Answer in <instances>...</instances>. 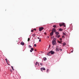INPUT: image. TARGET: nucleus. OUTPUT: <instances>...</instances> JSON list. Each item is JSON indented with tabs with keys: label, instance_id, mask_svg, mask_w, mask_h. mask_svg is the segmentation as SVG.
I'll list each match as a JSON object with an SVG mask.
<instances>
[{
	"label": "nucleus",
	"instance_id": "f257e3e1",
	"mask_svg": "<svg viewBox=\"0 0 79 79\" xmlns=\"http://www.w3.org/2000/svg\"><path fill=\"white\" fill-rule=\"evenodd\" d=\"M56 39L54 38L53 39V40L52 41V43L53 44V45H55L56 44Z\"/></svg>",
	"mask_w": 79,
	"mask_h": 79
},
{
	"label": "nucleus",
	"instance_id": "f03ea898",
	"mask_svg": "<svg viewBox=\"0 0 79 79\" xmlns=\"http://www.w3.org/2000/svg\"><path fill=\"white\" fill-rule=\"evenodd\" d=\"M60 51H62L63 50L61 48H56V52H59L60 51Z\"/></svg>",
	"mask_w": 79,
	"mask_h": 79
},
{
	"label": "nucleus",
	"instance_id": "7ed1b4c3",
	"mask_svg": "<svg viewBox=\"0 0 79 79\" xmlns=\"http://www.w3.org/2000/svg\"><path fill=\"white\" fill-rule=\"evenodd\" d=\"M60 25V27H61V26H64V27H65L66 26V25H65V23H60L59 24Z\"/></svg>",
	"mask_w": 79,
	"mask_h": 79
},
{
	"label": "nucleus",
	"instance_id": "20e7f679",
	"mask_svg": "<svg viewBox=\"0 0 79 79\" xmlns=\"http://www.w3.org/2000/svg\"><path fill=\"white\" fill-rule=\"evenodd\" d=\"M44 29V27H40L39 29V31H42Z\"/></svg>",
	"mask_w": 79,
	"mask_h": 79
},
{
	"label": "nucleus",
	"instance_id": "39448f33",
	"mask_svg": "<svg viewBox=\"0 0 79 79\" xmlns=\"http://www.w3.org/2000/svg\"><path fill=\"white\" fill-rule=\"evenodd\" d=\"M52 32H56V30L55 29V28H53L52 29Z\"/></svg>",
	"mask_w": 79,
	"mask_h": 79
},
{
	"label": "nucleus",
	"instance_id": "423d86ee",
	"mask_svg": "<svg viewBox=\"0 0 79 79\" xmlns=\"http://www.w3.org/2000/svg\"><path fill=\"white\" fill-rule=\"evenodd\" d=\"M50 53L51 55H53L55 53V52L54 51H50Z\"/></svg>",
	"mask_w": 79,
	"mask_h": 79
},
{
	"label": "nucleus",
	"instance_id": "0eeeda50",
	"mask_svg": "<svg viewBox=\"0 0 79 79\" xmlns=\"http://www.w3.org/2000/svg\"><path fill=\"white\" fill-rule=\"evenodd\" d=\"M43 70H45V68L44 67H42L41 68V71H43Z\"/></svg>",
	"mask_w": 79,
	"mask_h": 79
},
{
	"label": "nucleus",
	"instance_id": "6e6552de",
	"mask_svg": "<svg viewBox=\"0 0 79 79\" xmlns=\"http://www.w3.org/2000/svg\"><path fill=\"white\" fill-rule=\"evenodd\" d=\"M32 51H34V48H31V50H30V52H32Z\"/></svg>",
	"mask_w": 79,
	"mask_h": 79
},
{
	"label": "nucleus",
	"instance_id": "1a4fd4ad",
	"mask_svg": "<svg viewBox=\"0 0 79 79\" xmlns=\"http://www.w3.org/2000/svg\"><path fill=\"white\" fill-rule=\"evenodd\" d=\"M47 55L48 56H51V55L50 54V52H49L48 53Z\"/></svg>",
	"mask_w": 79,
	"mask_h": 79
},
{
	"label": "nucleus",
	"instance_id": "9d476101",
	"mask_svg": "<svg viewBox=\"0 0 79 79\" xmlns=\"http://www.w3.org/2000/svg\"><path fill=\"white\" fill-rule=\"evenodd\" d=\"M53 33H54L53 31H52V32H51L50 33V34L51 36H52V35H53Z\"/></svg>",
	"mask_w": 79,
	"mask_h": 79
},
{
	"label": "nucleus",
	"instance_id": "9b49d317",
	"mask_svg": "<svg viewBox=\"0 0 79 79\" xmlns=\"http://www.w3.org/2000/svg\"><path fill=\"white\" fill-rule=\"evenodd\" d=\"M21 45H24V43L23 42H21Z\"/></svg>",
	"mask_w": 79,
	"mask_h": 79
},
{
	"label": "nucleus",
	"instance_id": "f8f14e48",
	"mask_svg": "<svg viewBox=\"0 0 79 79\" xmlns=\"http://www.w3.org/2000/svg\"><path fill=\"white\" fill-rule=\"evenodd\" d=\"M55 33L56 35H58L59 34V32H55Z\"/></svg>",
	"mask_w": 79,
	"mask_h": 79
},
{
	"label": "nucleus",
	"instance_id": "ddd939ff",
	"mask_svg": "<svg viewBox=\"0 0 79 79\" xmlns=\"http://www.w3.org/2000/svg\"><path fill=\"white\" fill-rule=\"evenodd\" d=\"M43 60H44V61H46V60H47V58L46 57H44L43 58Z\"/></svg>",
	"mask_w": 79,
	"mask_h": 79
},
{
	"label": "nucleus",
	"instance_id": "4468645a",
	"mask_svg": "<svg viewBox=\"0 0 79 79\" xmlns=\"http://www.w3.org/2000/svg\"><path fill=\"white\" fill-rule=\"evenodd\" d=\"M57 41L58 42V43H59V44H61V43L62 42V41H60L59 40H58Z\"/></svg>",
	"mask_w": 79,
	"mask_h": 79
},
{
	"label": "nucleus",
	"instance_id": "2eb2a0df",
	"mask_svg": "<svg viewBox=\"0 0 79 79\" xmlns=\"http://www.w3.org/2000/svg\"><path fill=\"white\" fill-rule=\"evenodd\" d=\"M63 34L64 35H66V33H63Z\"/></svg>",
	"mask_w": 79,
	"mask_h": 79
},
{
	"label": "nucleus",
	"instance_id": "dca6fc26",
	"mask_svg": "<svg viewBox=\"0 0 79 79\" xmlns=\"http://www.w3.org/2000/svg\"><path fill=\"white\" fill-rule=\"evenodd\" d=\"M53 27H54V28H56V25H54L53 26Z\"/></svg>",
	"mask_w": 79,
	"mask_h": 79
},
{
	"label": "nucleus",
	"instance_id": "f3484780",
	"mask_svg": "<svg viewBox=\"0 0 79 79\" xmlns=\"http://www.w3.org/2000/svg\"><path fill=\"white\" fill-rule=\"evenodd\" d=\"M59 31H63V29L61 28H60L59 29Z\"/></svg>",
	"mask_w": 79,
	"mask_h": 79
},
{
	"label": "nucleus",
	"instance_id": "a211bd4d",
	"mask_svg": "<svg viewBox=\"0 0 79 79\" xmlns=\"http://www.w3.org/2000/svg\"><path fill=\"white\" fill-rule=\"evenodd\" d=\"M33 37H35V34H34L32 35Z\"/></svg>",
	"mask_w": 79,
	"mask_h": 79
},
{
	"label": "nucleus",
	"instance_id": "6ab92c4d",
	"mask_svg": "<svg viewBox=\"0 0 79 79\" xmlns=\"http://www.w3.org/2000/svg\"><path fill=\"white\" fill-rule=\"evenodd\" d=\"M64 45H66V43H64L63 44V46H64Z\"/></svg>",
	"mask_w": 79,
	"mask_h": 79
},
{
	"label": "nucleus",
	"instance_id": "aec40b11",
	"mask_svg": "<svg viewBox=\"0 0 79 79\" xmlns=\"http://www.w3.org/2000/svg\"><path fill=\"white\" fill-rule=\"evenodd\" d=\"M11 67L12 68V69H13V70H15V69H14V68H13V67L11 66Z\"/></svg>",
	"mask_w": 79,
	"mask_h": 79
},
{
	"label": "nucleus",
	"instance_id": "412c9836",
	"mask_svg": "<svg viewBox=\"0 0 79 79\" xmlns=\"http://www.w3.org/2000/svg\"><path fill=\"white\" fill-rule=\"evenodd\" d=\"M36 63H37V64H38V66H39V63L38 62H36Z\"/></svg>",
	"mask_w": 79,
	"mask_h": 79
},
{
	"label": "nucleus",
	"instance_id": "4be33fe9",
	"mask_svg": "<svg viewBox=\"0 0 79 79\" xmlns=\"http://www.w3.org/2000/svg\"><path fill=\"white\" fill-rule=\"evenodd\" d=\"M49 70H48V69H47V71H46L47 73H48V72Z\"/></svg>",
	"mask_w": 79,
	"mask_h": 79
},
{
	"label": "nucleus",
	"instance_id": "5701e85b",
	"mask_svg": "<svg viewBox=\"0 0 79 79\" xmlns=\"http://www.w3.org/2000/svg\"><path fill=\"white\" fill-rule=\"evenodd\" d=\"M60 37V35H59L58 36H57V38H59V37Z\"/></svg>",
	"mask_w": 79,
	"mask_h": 79
},
{
	"label": "nucleus",
	"instance_id": "b1692460",
	"mask_svg": "<svg viewBox=\"0 0 79 79\" xmlns=\"http://www.w3.org/2000/svg\"><path fill=\"white\" fill-rule=\"evenodd\" d=\"M29 40H30V38H28V41H29Z\"/></svg>",
	"mask_w": 79,
	"mask_h": 79
},
{
	"label": "nucleus",
	"instance_id": "393cba45",
	"mask_svg": "<svg viewBox=\"0 0 79 79\" xmlns=\"http://www.w3.org/2000/svg\"><path fill=\"white\" fill-rule=\"evenodd\" d=\"M58 48V46H56V48Z\"/></svg>",
	"mask_w": 79,
	"mask_h": 79
},
{
	"label": "nucleus",
	"instance_id": "a878e982",
	"mask_svg": "<svg viewBox=\"0 0 79 79\" xmlns=\"http://www.w3.org/2000/svg\"><path fill=\"white\" fill-rule=\"evenodd\" d=\"M60 40H61V41L62 40V38H60Z\"/></svg>",
	"mask_w": 79,
	"mask_h": 79
},
{
	"label": "nucleus",
	"instance_id": "bb28decb",
	"mask_svg": "<svg viewBox=\"0 0 79 79\" xmlns=\"http://www.w3.org/2000/svg\"><path fill=\"white\" fill-rule=\"evenodd\" d=\"M29 48H32V47L31 46H30V45H29Z\"/></svg>",
	"mask_w": 79,
	"mask_h": 79
},
{
	"label": "nucleus",
	"instance_id": "cd10ccee",
	"mask_svg": "<svg viewBox=\"0 0 79 79\" xmlns=\"http://www.w3.org/2000/svg\"><path fill=\"white\" fill-rule=\"evenodd\" d=\"M62 38H63V39H64V36H62Z\"/></svg>",
	"mask_w": 79,
	"mask_h": 79
},
{
	"label": "nucleus",
	"instance_id": "c85d7f7f",
	"mask_svg": "<svg viewBox=\"0 0 79 79\" xmlns=\"http://www.w3.org/2000/svg\"><path fill=\"white\" fill-rule=\"evenodd\" d=\"M31 32H34V30H31Z\"/></svg>",
	"mask_w": 79,
	"mask_h": 79
},
{
	"label": "nucleus",
	"instance_id": "c756f323",
	"mask_svg": "<svg viewBox=\"0 0 79 79\" xmlns=\"http://www.w3.org/2000/svg\"><path fill=\"white\" fill-rule=\"evenodd\" d=\"M40 64V65H41V66H42V65H43V64H42V63H41Z\"/></svg>",
	"mask_w": 79,
	"mask_h": 79
},
{
	"label": "nucleus",
	"instance_id": "7c9ffc66",
	"mask_svg": "<svg viewBox=\"0 0 79 79\" xmlns=\"http://www.w3.org/2000/svg\"><path fill=\"white\" fill-rule=\"evenodd\" d=\"M34 46H35V47H36V46H37V45H36V44H35L34 45Z\"/></svg>",
	"mask_w": 79,
	"mask_h": 79
},
{
	"label": "nucleus",
	"instance_id": "2f4dec72",
	"mask_svg": "<svg viewBox=\"0 0 79 79\" xmlns=\"http://www.w3.org/2000/svg\"><path fill=\"white\" fill-rule=\"evenodd\" d=\"M35 65H37V62H36L35 64Z\"/></svg>",
	"mask_w": 79,
	"mask_h": 79
},
{
	"label": "nucleus",
	"instance_id": "473e14b6",
	"mask_svg": "<svg viewBox=\"0 0 79 79\" xmlns=\"http://www.w3.org/2000/svg\"><path fill=\"white\" fill-rule=\"evenodd\" d=\"M39 42H41V39H40L39 40Z\"/></svg>",
	"mask_w": 79,
	"mask_h": 79
},
{
	"label": "nucleus",
	"instance_id": "72a5a7b5",
	"mask_svg": "<svg viewBox=\"0 0 79 79\" xmlns=\"http://www.w3.org/2000/svg\"><path fill=\"white\" fill-rule=\"evenodd\" d=\"M57 36H58V35H56V37H57Z\"/></svg>",
	"mask_w": 79,
	"mask_h": 79
},
{
	"label": "nucleus",
	"instance_id": "f704fd0d",
	"mask_svg": "<svg viewBox=\"0 0 79 79\" xmlns=\"http://www.w3.org/2000/svg\"><path fill=\"white\" fill-rule=\"evenodd\" d=\"M33 30H34V31H36V29H34Z\"/></svg>",
	"mask_w": 79,
	"mask_h": 79
},
{
	"label": "nucleus",
	"instance_id": "c9c22d12",
	"mask_svg": "<svg viewBox=\"0 0 79 79\" xmlns=\"http://www.w3.org/2000/svg\"><path fill=\"white\" fill-rule=\"evenodd\" d=\"M44 34H45V35H46V34H47V33H46V32H45V33H44Z\"/></svg>",
	"mask_w": 79,
	"mask_h": 79
},
{
	"label": "nucleus",
	"instance_id": "e433bc0d",
	"mask_svg": "<svg viewBox=\"0 0 79 79\" xmlns=\"http://www.w3.org/2000/svg\"><path fill=\"white\" fill-rule=\"evenodd\" d=\"M10 71L11 72H12V69H10Z\"/></svg>",
	"mask_w": 79,
	"mask_h": 79
},
{
	"label": "nucleus",
	"instance_id": "4c0bfd02",
	"mask_svg": "<svg viewBox=\"0 0 79 79\" xmlns=\"http://www.w3.org/2000/svg\"><path fill=\"white\" fill-rule=\"evenodd\" d=\"M5 60H6V61H7V59H5Z\"/></svg>",
	"mask_w": 79,
	"mask_h": 79
},
{
	"label": "nucleus",
	"instance_id": "58836bf2",
	"mask_svg": "<svg viewBox=\"0 0 79 79\" xmlns=\"http://www.w3.org/2000/svg\"><path fill=\"white\" fill-rule=\"evenodd\" d=\"M37 38L38 39H40V37H38Z\"/></svg>",
	"mask_w": 79,
	"mask_h": 79
},
{
	"label": "nucleus",
	"instance_id": "ea45409f",
	"mask_svg": "<svg viewBox=\"0 0 79 79\" xmlns=\"http://www.w3.org/2000/svg\"><path fill=\"white\" fill-rule=\"evenodd\" d=\"M51 47V45H49V47Z\"/></svg>",
	"mask_w": 79,
	"mask_h": 79
},
{
	"label": "nucleus",
	"instance_id": "a19ab883",
	"mask_svg": "<svg viewBox=\"0 0 79 79\" xmlns=\"http://www.w3.org/2000/svg\"><path fill=\"white\" fill-rule=\"evenodd\" d=\"M47 38H49V36H47Z\"/></svg>",
	"mask_w": 79,
	"mask_h": 79
},
{
	"label": "nucleus",
	"instance_id": "79ce46f5",
	"mask_svg": "<svg viewBox=\"0 0 79 79\" xmlns=\"http://www.w3.org/2000/svg\"><path fill=\"white\" fill-rule=\"evenodd\" d=\"M6 63H8V61L7 60L6 61Z\"/></svg>",
	"mask_w": 79,
	"mask_h": 79
},
{
	"label": "nucleus",
	"instance_id": "37998d69",
	"mask_svg": "<svg viewBox=\"0 0 79 79\" xmlns=\"http://www.w3.org/2000/svg\"><path fill=\"white\" fill-rule=\"evenodd\" d=\"M37 51V50L36 49L35 50V51Z\"/></svg>",
	"mask_w": 79,
	"mask_h": 79
},
{
	"label": "nucleus",
	"instance_id": "c03bdc74",
	"mask_svg": "<svg viewBox=\"0 0 79 79\" xmlns=\"http://www.w3.org/2000/svg\"><path fill=\"white\" fill-rule=\"evenodd\" d=\"M9 65H10V64H9L8 63H7Z\"/></svg>",
	"mask_w": 79,
	"mask_h": 79
}]
</instances>
